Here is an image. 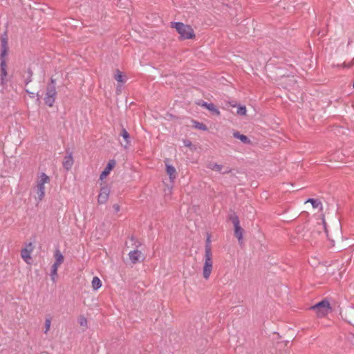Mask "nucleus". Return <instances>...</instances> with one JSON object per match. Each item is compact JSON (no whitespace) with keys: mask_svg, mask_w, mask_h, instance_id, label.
Returning a JSON list of instances; mask_svg holds the SVG:
<instances>
[{"mask_svg":"<svg viewBox=\"0 0 354 354\" xmlns=\"http://www.w3.org/2000/svg\"><path fill=\"white\" fill-rule=\"evenodd\" d=\"M353 88H354V82H353Z\"/></svg>","mask_w":354,"mask_h":354,"instance_id":"7c9ffc66","label":"nucleus"},{"mask_svg":"<svg viewBox=\"0 0 354 354\" xmlns=\"http://www.w3.org/2000/svg\"><path fill=\"white\" fill-rule=\"evenodd\" d=\"M197 104L206 108L216 115H219L221 113L218 109L213 103H207V102L200 100L197 102Z\"/></svg>","mask_w":354,"mask_h":354,"instance_id":"1a4fd4ad","label":"nucleus"},{"mask_svg":"<svg viewBox=\"0 0 354 354\" xmlns=\"http://www.w3.org/2000/svg\"><path fill=\"white\" fill-rule=\"evenodd\" d=\"M113 209L115 213H118L120 210V207L118 204L115 203L113 205Z\"/></svg>","mask_w":354,"mask_h":354,"instance_id":"c85d7f7f","label":"nucleus"},{"mask_svg":"<svg viewBox=\"0 0 354 354\" xmlns=\"http://www.w3.org/2000/svg\"><path fill=\"white\" fill-rule=\"evenodd\" d=\"M207 168H209L213 171L221 172L222 174H228L231 171L230 169H227V170H225V171H221L223 166L221 165H218L216 162H209L207 165Z\"/></svg>","mask_w":354,"mask_h":354,"instance_id":"4468645a","label":"nucleus"},{"mask_svg":"<svg viewBox=\"0 0 354 354\" xmlns=\"http://www.w3.org/2000/svg\"><path fill=\"white\" fill-rule=\"evenodd\" d=\"M8 41L7 32H4L1 36V53H0V67H1V83L4 84L6 83V77L7 76L6 71V57L8 52Z\"/></svg>","mask_w":354,"mask_h":354,"instance_id":"f257e3e1","label":"nucleus"},{"mask_svg":"<svg viewBox=\"0 0 354 354\" xmlns=\"http://www.w3.org/2000/svg\"><path fill=\"white\" fill-rule=\"evenodd\" d=\"M115 165V160H110L104 169L102 171V172L100 174V180H103L104 178H105L106 176H108L110 173V171L113 169V168Z\"/></svg>","mask_w":354,"mask_h":354,"instance_id":"9d476101","label":"nucleus"},{"mask_svg":"<svg viewBox=\"0 0 354 354\" xmlns=\"http://www.w3.org/2000/svg\"><path fill=\"white\" fill-rule=\"evenodd\" d=\"M194 127L200 130H207V127L203 123L199 122H194Z\"/></svg>","mask_w":354,"mask_h":354,"instance_id":"5701e85b","label":"nucleus"},{"mask_svg":"<svg viewBox=\"0 0 354 354\" xmlns=\"http://www.w3.org/2000/svg\"><path fill=\"white\" fill-rule=\"evenodd\" d=\"M55 262L51 266L50 277L53 282H55L57 276V270L61 264L64 262V257L59 248L54 252Z\"/></svg>","mask_w":354,"mask_h":354,"instance_id":"0eeeda50","label":"nucleus"},{"mask_svg":"<svg viewBox=\"0 0 354 354\" xmlns=\"http://www.w3.org/2000/svg\"><path fill=\"white\" fill-rule=\"evenodd\" d=\"M171 27L176 30L183 39H192L195 37L194 30L189 25L181 22H171Z\"/></svg>","mask_w":354,"mask_h":354,"instance_id":"7ed1b4c3","label":"nucleus"},{"mask_svg":"<svg viewBox=\"0 0 354 354\" xmlns=\"http://www.w3.org/2000/svg\"><path fill=\"white\" fill-rule=\"evenodd\" d=\"M114 78L118 82H120V83H124V82H125V79H124V77L122 73L119 70H116L115 74L114 75Z\"/></svg>","mask_w":354,"mask_h":354,"instance_id":"412c9836","label":"nucleus"},{"mask_svg":"<svg viewBox=\"0 0 354 354\" xmlns=\"http://www.w3.org/2000/svg\"><path fill=\"white\" fill-rule=\"evenodd\" d=\"M120 136L123 138V139L125 140L127 145L124 146V148L127 147V145L130 142V136L128 131L124 129V127L122 128Z\"/></svg>","mask_w":354,"mask_h":354,"instance_id":"a211bd4d","label":"nucleus"},{"mask_svg":"<svg viewBox=\"0 0 354 354\" xmlns=\"http://www.w3.org/2000/svg\"><path fill=\"white\" fill-rule=\"evenodd\" d=\"M26 92L28 94V95H29V96H30V97H31V98H33V97H35V96H37V101H39V100H40V95H39V93H33V92L30 91H29V90H28V89H26Z\"/></svg>","mask_w":354,"mask_h":354,"instance_id":"bb28decb","label":"nucleus"},{"mask_svg":"<svg viewBox=\"0 0 354 354\" xmlns=\"http://www.w3.org/2000/svg\"><path fill=\"white\" fill-rule=\"evenodd\" d=\"M56 95V80L51 77L46 87V95L44 99L45 104L50 107L53 106L55 101Z\"/></svg>","mask_w":354,"mask_h":354,"instance_id":"20e7f679","label":"nucleus"},{"mask_svg":"<svg viewBox=\"0 0 354 354\" xmlns=\"http://www.w3.org/2000/svg\"><path fill=\"white\" fill-rule=\"evenodd\" d=\"M233 136L240 140L244 144H250V140L245 135L241 134L239 131H235L233 133Z\"/></svg>","mask_w":354,"mask_h":354,"instance_id":"2eb2a0df","label":"nucleus"},{"mask_svg":"<svg viewBox=\"0 0 354 354\" xmlns=\"http://www.w3.org/2000/svg\"><path fill=\"white\" fill-rule=\"evenodd\" d=\"M50 181L49 177L45 174L41 173L39 179L37 182L36 185V193L37 194V198L36 200L37 201V203L41 202L45 196V187L44 185L46 183H48Z\"/></svg>","mask_w":354,"mask_h":354,"instance_id":"423d86ee","label":"nucleus"},{"mask_svg":"<svg viewBox=\"0 0 354 354\" xmlns=\"http://www.w3.org/2000/svg\"><path fill=\"white\" fill-rule=\"evenodd\" d=\"M192 145L190 141H185V145L187 147H189Z\"/></svg>","mask_w":354,"mask_h":354,"instance_id":"c756f323","label":"nucleus"},{"mask_svg":"<svg viewBox=\"0 0 354 354\" xmlns=\"http://www.w3.org/2000/svg\"><path fill=\"white\" fill-rule=\"evenodd\" d=\"M230 220L232 221L234 227L240 225L239 218L236 214H234L231 215Z\"/></svg>","mask_w":354,"mask_h":354,"instance_id":"4be33fe9","label":"nucleus"},{"mask_svg":"<svg viewBox=\"0 0 354 354\" xmlns=\"http://www.w3.org/2000/svg\"><path fill=\"white\" fill-rule=\"evenodd\" d=\"M129 257L131 261L133 263H136L137 262L140 261V258L142 257V252L138 250H134L133 251L129 252Z\"/></svg>","mask_w":354,"mask_h":354,"instance_id":"9b49d317","label":"nucleus"},{"mask_svg":"<svg viewBox=\"0 0 354 354\" xmlns=\"http://www.w3.org/2000/svg\"><path fill=\"white\" fill-rule=\"evenodd\" d=\"M51 324V319L50 318L46 319L45 321V330L44 333H47V332L49 330Z\"/></svg>","mask_w":354,"mask_h":354,"instance_id":"a878e982","label":"nucleus"},{"mask_svg":"<svg viewBox=\"0 0 354 354\" xmlns=\"http://www.w3.org/2000/svg\"><path fill=\"white\" fill-rule=\"evenodd\" d=\"M212 254L211 249V241L210 236H208L205 246V260H204V266L203 269V276L205 279H208L211 274L213 263H212Z\"/></svg>","mask_w":354,"mask_h":354,"instance_id":"f03ea898","label":"nucleus"},{"mask_svg":"<svg viewBox=\"0 0 354 354\" xmlns=\"http://www.w3.org/2000/svg\"><path fill=\"white\" fill-rule=\"evenodd\" d=\"M311 203L314 209H322V202L318 199L315 198H308L305 201V203Z\"/></svg>","mask_w":354,"mask_h":354,"instance_id":"dca6fc26","label":"nucleus"},{"mask_svg":"<svg viewBox=\"0 0 354 354\" xmlns=\"http://www.w3.org/2000/svg\"><path fill=\"white\" fill-rule=\"evenodd\" d=\"M166 172L169 176L170 181L173 183L176 179L177 175L175 167L171 165L166 163Z\"/></svg>","mask_w":354,"mask_h":354,"instance_id":"ddd939ff","label":"nucleus"},{"mask_svg":"<svg viewBox=\"0 0 354 354\" xmlns=\"http://www.w3.org/2000/svg\"><path fill=\"white\" fill-rule=\"evenodd\" d=\"M27 73H28V76L26 77V79L25 80V84H29L30 82H32V71L30 68H28L27 70Z\"/></svg>","mask_w":354,"mask_h":354,"instance_id":"393cba45","label":"nucleus"},{"mask_svg":"<svg viewBox=\"0 0 354 354\" xmlns=\"http://www.w3.org/2000/svg\"><path fill=\"white\" fill-rule=\"evenodd\" d=\"M91 284L93 289L95 290H98L102 286V282L97 277H93Z\"/></svg>","mask_w":354,"mask_h":354,"instance_id":"6ab92c4d","label":"nucleus"},{"mask_svg":"<svg viewBox=\"0 0 354 354\" xmlns=\"http://www.w3.org/2000/svg\"><path fill=\"white\" fill-rule=\"evenodd\" d=\"M310 309L315 312L318 317H324L332 310L330 303L326 299H322L321 301L311 306Z\"/></svg>","mask_w":354,"mask_h":354,"instance_id":"39448f33","label":"nucleus"},{"mask_svg":"<svg viewBox=\"0 0 354 354\" xmlns=\"http://www.w3.org/2000/svg\"><path fill=\"white\" fill-rule=\"evenodd\" d=\"M73 162L74 161H73V158L72 153L70 152L64 158L63 167L66 170H69L70 169H71V167H72V166L73 165Z\"/></svg>","mask_w":354,"mask_h":354,"instance_id":"f8f14e48","label":"nucleus"},{"mask_svg":"<svg viewBox=\"0 0 354 354\" xmlns=\"http://www.w3.org/2000/svg\"><path fill=\"white\" fill-rule=\"evenodd\" d=\"M110 194V189L105 186L100 189L97 196V202L99 204H104L107 202Z\"/></svg>","mask_w":354,"mask_h":354,"instance_id":"6e6552de","label":"nucleus"},{"mask_svg":"<svg viewBox=\"0 0 354 354\" xmlns=\"http://www.w3.org/2000/svg\"><path fill=\"white\" fill-rule=\"evenodd\" d=\"M234 235L238 239L239 241L243 239V229L240 225L234 227Z\"/></svg>","mask_w":354,"mask_h":354,"instance_id":"aec40b11","label":"nucleus"},{"mask_svg":"<svg viewBox=\"0 0 354 354\" xmlns=\"http://www.w3.org/2000/svg\"><path fill=\"white\" fill-rule=\"evenodd\" d=\"M246 107L245 106H239L237 109V114L239 115H246Z\"/></svg>","mask_w":354,"mask_h":354,"instance_id":"b1692460","label":"nucleus"},{"mask_svg":"<svg viewBox=\"0 0 354 354\" xmlns=\"http://www.w3.org/2000/svg\"><path fill=\"white\" fill-rule=\"evenodd\" d=\"M79 324L82 326H85L87 324V319L84 317H81L79 319Z\"/></svg>","mask_w":354,"mask_h":354,"instance_id":"cd10ccee","label":"nucleus"},{"mask_svg":"<svg viewBox=\"0 0 354 354\" xmlns=\"http://www.w3.org/2000/svg\"><path fill=\"white\" fill-rule=\"evenodd\" d=\"M32 252V248L28 249V248H24L21 251V258L26 261L28 262V260L30 259V253Z\"/></svg>","mask_w":354,"mask_h":354,"instance_id":"f3484780","label":"nucleus"}]
</instances>
